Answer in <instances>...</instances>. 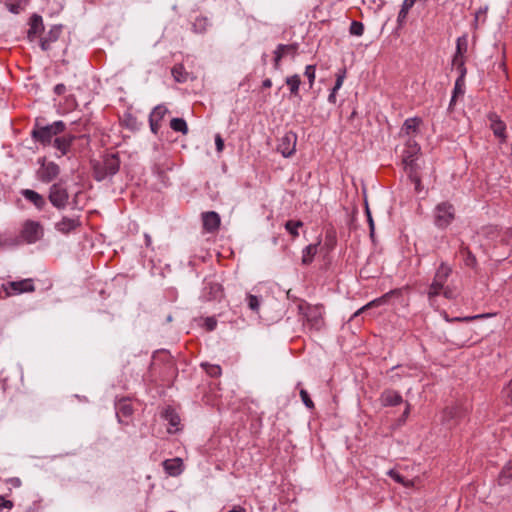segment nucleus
<instances>
[{
	"mask_svg": "<svg viewBox=\"0 0 512 512\" xmlns=\"http://www.w3.org/2000/svg\"><path fill=\"white\" fill-rule=\"evenodd\" d=\"M167 113L168 108L163 104H159L156 107H154V109L149 115L150 129L153 134L156 135L159 132L161 128V121L163 120Z\"/></svg>",
	"mask_w": 512,
	"mask_h": 512,
	"instance_id": "nucleus-12",
	"label": "nucleus"
},
{
	"mask_svg": "<svg viewBox=\"0 0 512 512\" xmlns=\"http://www.w3.org/2000/svg\"><path fill=\"white\" fill-rule=\"evenodd\" d=\"M48 200L58 210H64L69 203V193L64 181L60 180L49 188Z\"/></svg>",
	"mask_w": 512,
	"mask_h": 512,
	"instance_id": "nucleus-4",
	"label": "nucleus"
},
{
	"mask_svg": "<svg viewBox=\"0 0 512 512\" xmlns=\"http://www.w3.org/2000/svg\"><path fill=\"white\" fill-rule=\"evenodd\" d=\"M76 138L77 136L73 134H65L62 136L57 135V137L54 138L52 145L60 151V156H63L70 151V147Z\"/></svg>",
	"mask_w": 512,
	"mask_h": 512,
	"instance_id": "nucleus-17",
	"label": "nucleus"
},
{
	"mask_svg": "<svg viewBox=\"0 0 512 512\" xmlns=\"http://www.w3.org/2000/svg\"><path fill=\"white\" fill-rule=\"evenodd\" d=\"M20 193L27 201L33 203L37 209L42 210L46 206L45 198L38 192L31 189H23Z\"/></svg>",
	"mask_w": 512,
	"mask_h": 512,
	"instance_id": "nucleus-24",
	"label": "nucleus"
},
{
	"mask_svg": "<svg viewBox=\"0 0 512 512\" xmlns=\"http://www.w3.org/2000/svg\"><path fill=\"white\" fill-rule=\"evenodd\" d=\"M365 212H366L367 220H368V223H369L370 236L373 237L374 236V231H375V226H374V221H373V218H372V215H371V212H370V209L368 207V203L367 202H365Z\"/></svg>",
	"mask_w": 512,
	"mask_h": 512,
	"instance_id": "nucleus-48",
	"label": "nucleus"
},
{
	"mask_svg": "<svg viewBox=\"0 0 512 512\" xmlns=\"http://www.w3.org/2000/svg\"><path fill=\"white\" fill-rule=\"evenodd\" d=\"M13 487H20L21 486V480L17 477L10 478L8 481Z\"/></svg>",
	"mask_w": 512,
	"mask_h": 512,
	"instance_id": "nucleus-57",
	"label": "nucleus"
},
{
	"mask_svg": "<svg viewBox=\"0 0 512 512\" xmlns=\"http://www.w3.org/2000/svg\"><path fill=\"white\" fill-rule=\"evenodd\" d=\"M387 474L397 483L402 484L403 486H410L411 482L409 480H405V478L395 469H390Z\"/></svg>",
	"mask_w": 512,
	"mask_h": 512,
	"instance_id": "nucleus-39",
	"label": "nucleus"
},
{
	"mask_svg": "<svg viewBox=\"0 0 512 512\" xmlns=\"http://www.w3.org/2000/svg\"><path fill=\"white\" fill-rule=\"evenodd\" d=\"M460 254L463 257L464 263L468 267L474 268L477 264L475 255L466 246L461 247Z\"/></svg>",
	"mask_w": 512,
	"mask_h": 512,
	"instance_id": "nucleus-35",
	"label": "nucleus"
},
{
	"mask_svg": "<svg viewBox=\"0 0 512 512\" xmlns=\"http://www.w3.org/2000/svg\"><path fill=\"white\" fill-rule=\"evenodd\" d=\"M66 92V86L62 83L57 84L54 87V93L58 96L63 95Z\"/></svg>",
	"mask_w": 512,
	"mask_h": 512,
	"instance_id": "nucleus-56",
	"label": "nucleus"
},
{
	"mask_svg": "<svg viewBox=\"0 0 512 512\" xmlns=\"http://www.w3.org/2000/svg\"><path fill=\"white\" fill-rule=\"evenodd\" d=\"M307 323L311 328L319 331L324 326L322 311L318 307H309L305 313Z\"/></svg>",
	"mask_w": 512,
	"mask_h": 512,
	"instance_id": "nucleus-16",
	"label": "nucleus"
},
{
	"mask_svg": "<svg viewBox=\"0 0 512 512\" xmlns=\"http://www.w3.org/2000/svg\"><path fill=\"white\" fill-rule=\"evenodd\" d=\"M315 73H316V66L315 65H307L306 66L304 75L308 79L309 88L313 87V84H314V81H315Z\"/></svg>",
	"mask_w": 512,
	"mask_h": 512,
	"instance_id": "nucleus-40",
	"label": "nucleus"
},
{
	"mask_svg": "<svg viewBox=\"0 0 512 512\" xmlns=\"http://www.w3.org/2000/svg\"><path fill=\"white\" fill-rule=\"evenodd\" d=\"M116 416L118 418L119 423L128 424V422H124L122 417L129 418L133 414V408L128 399L122 398L115 404Z\"/></svg>",
	"mask_w": 512,
	"mask_h": 512,
	"instance_id": "nucleus-21",
	"label": "nucleus"
},
{
	"mask_svg": "<svg viewBox=\"0 0 512 512\" xmlns=\"http://www.w3.org/2000/svg\"><path fill=\"white\" fill-rule=\"evenodd\" d=\"M298 43H291V44H279L275 51H274V69L279 70L280 69V62L283 58V55L285 54H292L295 55L298 50Z\"/></svg>",
	"mask_w": 512,
	"mask_h": 512,
	"instance_id": "nucleus-14",
	"label": "nucleus"
},
{
	"mask_svg": "<svg viewBox=\"0 0 512 512\" xmlns=\"http://www.w3.org/2000/svg\"><path fill=\"white\" fill-rule=\"evenodd\" d=\"M410 411L409 404H407L405 411L403 412V417H407Z\"/></svg>",
	"mask_w": 512,
	"mask_h": 512,
	"instance_id": "nucleus-64",
	"label": "nucleus"
},
{
	"mask_svg": "<svg viewBox=\"0 0 512 512\" xmlns=\"http://www.w3.org/2000/svg\"><path fill=\"white\" fill-rule=\"evenodd\" d=\"M172 76L176 82L183 83L188 79V72L182 64L175 65L171 70Z\"/></svg>",
	"mask_w": 512,
	"mask_h": 512,
	"instance_id": "nucleus-32",
	"label": "nucleus"
},
{
	"mask_svg": "<svg viewBox=\"0 0 512 512\" xmlns=\"http://www.w3.org/2000/svg\"><path fill=\"white\" fill-rule=\"evenodd\" d=\"M13 507V503L12 501L10 500H6L3 496H0V511L3 509V508H12Z\"/></svg>",
	"mask_w": 512,
	"mask_h": 512,
	"instance_id": "nucleus-54",
	"label": "nucleus"
},
{
	"mask_svg": "<svg viewBox=\"0 0 512 512\" xmlns=\"http://www.w3.org/2000/svg\"><path fill=\"white\" fill-rule=\"evenodd\" d=\"M66 125L63 121H55L52 124L41 125L38 121L31 131L32 138L43 146L51 145L57 135L65 131Z\"/></svg>",
	"mask_w": 512,
	"mask_h": 512,
	"instance_id": "nucleus-2",
	"label": "nucleus"
},
{
	"mask_svg": "<svg viewBox=\"0 0 512 512\" xmlns=\"http://www.w3.org/2000/svg\"><path fill=\"white\" fill-rule=\"evenodd\" d=\"M215 144L217 152H222L224 149V140L222 139L220 134L215 136Z\"/></svg>",
	"mask_w": 512,
	"mask_h": 512,
	"instance_id": "nucleus-52",
	"label": "nucleus"
},
{
	"mask_svg": "<svg viewBox=\"0 0 512 512\" xmlns=\"http://www.w3.org/2000/svg\"><path fill=\"white\" fill-rule=\"evenodd\" d=\"M170 127L175 132L186 135L189 131L186 121L183 118H173L170 121Z\"/></svg>",
	"mask_w": 512,
	"mask_h": 512,
	"instance_id": "nucleus-34",
	"label": "nucleus"
},
{
	"mask_svg": "<svg viewBox=\"0 0 512 512\" xmlns=\"http://www.w3.org/2000/svg\"><path fill=\"white\" fill-rule=\"evenodd\" d=\"M503 398L507 405H512V380L509 382L506 388L503 389Z\"/></svg>",
	"mask_w": 512,
	"mask_h": 512,
	"instance_id": "nucleus-46",
	"label": "nucleus"
},
{
	"mask_svg": "<svg viewBox=\"0 0 512 512\" xmlns=\"http://www.w3.org/2000/svg\"><path fill=\"white\" fill-rule=\"evenodd\" d=\"M512 480V460L509 461L499 474L498 482L500 485H506Z\"/></svg>",
	"mask_w": 512,
	"mask_h": 512,
	"instance_id": "nucleus-33",
	"label": "nucleus"
},
{
	"mask_svg": "<svg viewBox=\"0 0 512 512\" xmlns=\"http://www.w3.org/2000/svg\"><path fill=\"white\" fill-rule=\"evenodd\" d=\"M468 40L467 35H462L456 40V52L453 56V60L464 59V54L467 52Z\"/></svg>",
	"mask_w": 512,
	"mask_h": 512,
	"instance_id": "nucleus-28",
	"label": "nucleus"
},
{
	"mask_svg": "<svg viewBox=\"0 0 512 512\" xmlns=\"http://www.w3.org/2000/svg\"><path fill=\"white\" fill-rule=\"evenodd\" d=\"M297 135L289 131L285 133L278 142L277 151H279L283 157L288 158L292 156L296 150Z\"/></svg>",
	"mask_w": 512,
	"mask_h": 512,
	"instance_id": "nucleus-9",
	"label": "nucleus"
},
{
	"mask_svg": "<svg viewBox=\"0 0 512 512\" xmlns=\"http://www.w3.org/2000/svg\"><path fill=\"white\" fill-rule=\"evenodd\" d=\"M183 461L181 458L167 459L163 462L165 472L170 476H178L182 472Z\"/></svg>",
	"mask_w": 512,
	"mask_h": 512,
	"instance_id": "nucleus-25",
	"label": "nucleus"
},
{
	"mask_svg": "<svg viewBox=\"0 0 512 512\" xmlns=\"http://www.w3.org/2000/svg\"><path fill=\"white\" fill-rule=\"evenodd\" d=\"M162 355L164 356L165 359H169L170 358V355H168L167 353H165V352H158L157 355L154 356V360L156 361L157 358L159 356H162Z\"/></svg>",
	"mask_w": 512,
	"mask_h": 512,
	"instance_id": "nucleus-62",
	"label": "nucleus"
},
{
	"mask_svg": "<svg viewBox=\"0 0 512 512\" xmlns=\"http://www.w3.org/2000/svg\"><path fill=\"white\" fill-rule=\"evenodd\" d=\"M62 32V25H54L51 27L47 35L40 40V47L42 50L47 51L50 49L51 43L58 40Z\"/></svg>",
	"mask_w": 512,
	"mask_h": 512,
	"instance_id": "nucleus-23",
	"label": "nucleus"
},
{
	"mask_svg": "<svg viewBox=\"0 0 512 512\" xmlns=\"http://www.w3.org/2000/svg\"><path fill=\"white\" fill-rule=\"evenodd\" d=\"M472 339V330L471 329H464L461 333L457 331H451L450 332V338L448 341H450L452 344L456 345L457 347L461 348L466 346Z\"/></svg>",
	"mask_w": 512,
	"mask_h": 512,
	"instance_id": "nucleus-22",
	"label": "nucleus"
},
{
	"mask_svg": "<svg viewBox=\"0 0 512 512\" xmlns=\"http://www.w3.org/2000/svg\"><path fill=\"white\" fill-rule=\"evenodd\" d=\"M458 412V409L455 408V407H448L444 410V416L446 418H453L454 416H456Z\"/></svg>",
	"mask_w": 512,
	"mask_h": 512,
	"instance_id": "nucleus-53",
	"label": "nucleus"
},
{
	"mask_svg": "<svg viewBox=\"0 0 512 512\" xmlns=\"http://www.w3.org/2000/svg\"><path fill=\"white\" fill-rule=\"evenodd\" d=\"M158 175H159V177L161 178V180L164 182V179H165V177H166L165 172H164V171H159V172H158Z\"/></svg>",
	"mask_w": 512,
	"mask_h": 512,
	"instance_id": "nucleus-63",
	"label": "nucleus"
},
{
	"mask_svg": "<svg viewBox=\"0 0 512 512\" xmlns=\"http://www.w3.org/2000/svg\"><path fill=\"white\" fill-rule=\"evenodd\" d=\"M349 31L352 35L362 36L364 33V25L362 22L352 21Z\"/></svg>",
	"mask_w": 512,
	"mask_h": 512,
	"instance_id": "nucleus-41",
	"label": "nucleus"
},
{
	"mask_svg": "<svg viewBox=\"0 0 512 512\" xmlns=\"http://www.w3.org/2000/svg\"><path fill=\"white\" fill-rule=\"evenodd\" d=\"M217 321L214 317H207L205 319V327L208 331H212L216 328Z\"/></svg>",
	"mask_w": 512,
	"mask_h": 512,
	"instance_id": "nucleus-50",
	"label": "nucleus"
},
{
	"mask_svg": "<svg viewBox=\"0 0 512 512\" xmlns=\"http://www.w3.org/2000/svg\"><path fill=\"white\" fill-rule=\"evenodd\" d=\"M419 152L420 146L416 143V141L408 139L402 154V162L404 164L405 171L418 168L416 159Z\"/></svg>",
	"mask_w": 512,
	"mask_h": 512,
	"instance_id": "nucleus-7",
	"label": "nucleus"
},
{
	"mask_svg": "<svg viewBox=\"0 0 512 512\" xmlns=\"http://www.w3.org/2000/svg\"><path fill=\"white\" fill-rule=\"evenodd\" d=\"M417 170H418V168H415V169L406 171V173H407L408 178L410 179V181L414 184L415 191L417 193H419L422 190V185H421V178L418 175Z\"/></svg>",
	"mask_w": 512,
	"mask_h": 512,
	"instance_id": "nucleus-38",
	"label": "nucleus"
},
{
	"mask_svg": "<svg viewBox=\"0 0 512 512\" xmlns=\"http://www.w3.org/2000/svg\"><path fill=\"white\" fill-rule=\"evenodd\" d=\"M2 286L7 296L35 291L33 280L30 278L20 281H10Z\"/></svg>",
	"mask_w": 512,
	"mask_h": 512,
	"instance_id": "nucleus-8",
	"label": "nucleus"
},
{
	"mask_svg": "<svg viewBox=\"0 0 512 512\" xmlns=\"http://www.w3.org/2000/svg\"><path fill=\"white\" fill-rule=\"evenodd\" d=\"M417 0H404L401 9L398 13L397 23L399 27H402L406 21L409 10L414 6Z\"/></svg>",
	"mask_w": 512,
	"mask_h": 512,
	"instance_id": "nucleus-29",
	"label": "nucleus"
},
{
	"mask_svg": "<svg viewBox=\"0 0 512 512\" xmlns=\"http://www.w3.org/2000/svg\"><path fill=\"white\" fill-rule=\"evenodd\" d=\"M452 64L457 68L460 75L458 78H461V80L464 81V77L466 75V68H465V62L464 59L461 60H452Z\"/></svg>",
	"mask_w": 512,
	"mask_h": 512,
	"instance_id": "nucleus-44",
	"label": "nucleus"
},
{
	"mask_svg": "<svg viewBox=\"0 0 512 512\" xmlns=\"http://www.w3.org/2000/svg\"><path fill=\"white\" fill-rule=\"evenodd\" d=\"M318 244H310L302 251V264L309 265L312 263L314 256L317 253Z\"/></svg>",
	"mask_w": 512,
	"mask_h": 512,
	"instance_id": "nucleus-31",
	"label": "nucleus"
},
{
	"mask_svg": "<svg viewBox=\"0 0 512 512\" xmlns=\"http://www.w3.org/2000/svg\"><path fill=\"white\" fill-rule=\"evenodd\" d=\"M81 226L79 216L77 217H62L60 221L55 224V229L62 233L68 234Z\"/></svg>",
	"mask_w": 512,
	"mask_h": 512,
	"instance_id": "nucleus-15",
	"label": "nucleus"
},
{
	"mask_svg": "<svg viewBox=\"0 0 512 512\" xmlns=\"http://www.w3.org/2000/svg\"><path fill=\"white\" fill-rule=\"evenodd\" d=\"M21 2L22 0H6V7L10 12L18 14L20 12Z\"/></svg>",
	"mask_w": 512,
	"mask_h": 512,
	"instance_id": "nucleus-42",
	"label": "nucleus"
},
{
	"mask_svg": "<svg viewBox=\"0 0 512 512\" xmlns=\"http://www.w3.org/2000/svg\"><path fill=\"white\" fill-rule=\"evenodd\" d=\"M303 226V222L300 220L294 221V220H288L285 223V229L291 234L293 238H296L299 236L298 228Z\"/></svg>",
	"mask_w": 512,
	"mask_h": 512,
	"instance_id": "nucleus-37",
	"label": "nucleus"
},
{
	"mask_svg": "<svg viewBox=\"0 0 512 512\" xmlns=\"http://www.w3.org/2000/svg\"><path fill=\"white\" fill-rule=\"evenodd\" d=\"M120 163L118 153L106 154L101 162L95 161L92 164L94 179L101 182L107 178L113 177L118 173Z\"/></svg>",
	"mask_w": 512,
	"mask_h": 512,
	"instance_id": "nucleus-1",
	"label": "nucleus"
},
{
	"mask_svg": "<svg viewBox=\"0 0 512 512\" xmlns=\"http://www.w3.org/2000/svg\"><path fill=\"white\" fill-rule=\"evenodd\" d=\"M441 292H443V295L447 299H452L453 298V291L450 288L444 286V289Z\"/></svg>",
	"mask_w": 512,
	"mask_h": 512,
	"instance_id": "nucleus-58",
	"label": "nucleus"
},
{
	"mask_svg": "<svg viewBox=\"0 0 512 512\" xmlns=\"http://www.w3.org/2000/svg\"><path fill=\"white\" fill-rule=\"evenodd\" d=\"M272 86V81L271 79L267 78L265 79L263 82H262V87L263 88H270Z\"/></svg>",
	"mask_w": 512,
	"mask_h": 512,
	"instance_id": "nucleus-61",
	"label": "nucleus"
},
{
	"mask_svg": "<svg viewBox=\"0 0 512 512\" xmlns=\"http://www.w3.org/2000/svg\"><path fill=\"white\" fill-rule=\"evenodd\" d=\"M162 416L173 427H177L180 424L179 415L171 407L166 408Z\"/></svg>",
	"mask_w": 512,
	"mask_h": 512,
	"instance_id": "nucleus-36",
	"label": "nucleus"
},
{
	"mask_svg": "<svg viewBox=\"0 0 512 512\" xmlns=\"http://www.w3.org/2000/svg\"><path fill=\"white\" fill-rule=\"evenodd\" d=\"M463 80H461V78H458L455 82V87H454V92H453V96H452V100H454V98L456 97V94L459 93V92H462L461 90V86L463 84Z\"/></svg>",
	"mask_w": 512,
	"mask_h": 512,
	"instance_id": "nucleus-55",
	"label": "nucleus"
},
{
	"mask_svg": "<svg viewBox=\"0 0 512 512\" xmlns=\"http://www.w3.org/2000/svg\"><path fill=\"white\" fill-rule=\"evenodd\" d=\"M207 372L210 376L217 377L221 374V368L218 365H210Z\"/></svg>",
	"mask_w": 512,
	"mask_h": 512,
	"instance_id": "nucleus-51",
	"label": "nucleus"
},
{
	"mask_svg": "<svg viewBox=\"0 0 512 512\" xmlns=\"http://www.w3.org/2000/svg\"><path fill=\"white\" fill-rule=\"evenodd\" d=\"M30 28L27 31V38L29 41H34L35 38L44 31L43 19L38 14H33L29 21Z\"/></svg>",
	"mask_w": 512,
	"mask_h": 512,
	"instance_id": "nucleus-19",
	"label": "nucleus"
},
{
	"mask_svg": "<svg viewBox=\"0 0 512 512\" xmlns=\"http://www.w3.org/2000/svg\"><path fill=\"white\" fill-rule=\"evenodd\" d=\"M224 296L223 287L221 284L213 281H208L202 291V298L205 301H220Z\"/></svg>",
	"mask_w": 512,
	"mask_h": 512,
	"instance_id": "nucleus-11",
	"label": "nucleus"
},
{
	"mask_svg": "<svg viewBox=\"0 0 512 512\" xmlns=\"http://www.w3.org/2000/svg\"><path fill=\"white\" fill-rule=\"evenodd\" d=\"M455 216V207L448 201H443L434 208V224L439 229L447 228L454 221Z\"/></svg>",
	"mask_w": 512,
	"mask_h": 512,
	"instance_id": "nucleus-3",
	"label": "nucleus"
},
{
	"mask_svg": "<svg viewBox=\"0 0 512 512\" xmlns=\"http://www.w3.org/2000/svg\"><path fill=\"white\" fill-rule=\"evenodd\" d=\"M336 92H337V91H334V89H332L331 93L329 94V96H328V101H329L330 103H333V104H334V103L336 102Z\"/></svg>",
	"mask_w": 512,
	"mask_h": 512,
	"instance_id": "nucleus-59",
	"label": "nucleus"
},
{
	"mask_svg": "<svg viewBox=\"0 0 512 512\" xmlns=\"http://www.w3.org/2000/svg\"><path fill=\"white\" fill-rule=\"evenodd\" d=\"M421 122L422 120L419 117L406 119L401 128V133H404L405 135L408 136L416 134L418 132Z\"/></svg>",
	"mask_w": 512,
	"mask_h": 512,
	"instance_id": "nucleus-26",
	"label": "nucleus"
},
{
	"mask_svg": "<svg viewBox=\"0 0 512 512\" xmlns=\"http://www.w3.org/2000/svg\"><path fill=\"white\" fill-rule=\"evenodd\" d=\"M401 291L399 289H395V290H391L389 291L388 293L384 294L383 296H381L380 298H377L371 302H369L368 304H366L365 306H363L362 308H360L355 314L354 316H357L359 315L362 311H364L365 309L367 308H370L372 306H376V305H381V304H384L388 301V299L392 296V295H400Z\"/></svg>",
	"mask_w": 512,
	"mask_h": 512,
	"instance_id": "nucleus-27",
	"label": "nucleus"
},
{
	"mask_svg": "<svg viewBox=\"0 0 512 512\" xmlns=\"http://www.w3.org/2000/svg\"><path fill=\"white\" fill-rule=\"evenodd\" d=\"M345 76H346V70L345 69L339 70V72L337 73L335 85L333 87L334 91H338L341 88Z\"/></svg>",
	"mask_w": 512,
	"mask_h": 512,
	"instance_id": "nucleus-47",
	"label": "nucleus"
},
{
	"mask_svg": "<svg viewBox=\"0 0 512 512\" xmlns=\"http://www.w3.org/2000/svg\"><path fill=\"white\" fill-rule=\"evenodd\" d=\"M248 306L252 311L257 312L260 307V301L257 296L248 294L247 295Z\"/></svg>",
	"mask_w": 512,
	"mask_h": 512,
	"instance_id": "nucleus-43",
	"label": "nucleus"
},
{
	"mask_svg": "<svg viewBox=\"0 0 512 512\" xmlns=\"http://www.w3.org/2000/svg\"><path fill=\"white\" fill-rule=\"evenodd\" d=\"M286 85L289 87L290 94L293 96H298L299 94V87L301 85V78L298 74H294L291 76H288L285 79Z\"/></svg>",
	"mask_w": 512,
	"mask_h": 512,
	"instance_id": "nucleus-30",
	"label": "nucleus"
},
{
	"mask_svg": "<svg viewBox=\"0 0 512 512\" xmlns=\"http://www.w3.org/2000/svg\"><path fill=\"white\" fill-rule=\"evenodd\" d=\"M485 315L484 314H480V315H475V316H466V317H456V318H453V319H449L447 316H446V320L447 321H462V322H470L474 319H478V318H483Z\"/></svg>",
	"mask_w": 512,
	"mask_h": 512,
	"instance_id": "nucleus-49",
	"label": "nucleus"
},
{
	"mask_svg": "<svg viewBox=\"0 0 512 512\" xmlns=\"http://www.w3.org/2000/svg\"><path fill=\"white\" fill-rule=\"evenodd\" d=\"M144 238H145V245H146V247L150 248L151 245H152L151 236L149 234H145Z\"/></svg>",
	"mask_w": 512,
	"mask_h": 512,
	"instance_id": "nucleus-60",
	"label": "nucleus"
},
{
	"mask_svg": "<svg viewBox=\"0 0 512 512\" xmlns=\"http://www.w3.org/2000/svg\"><path fill=\"white\" fill-rule=\"evenodd\" d=\"M21 235L27 243H35L43 235L42 226L39 222L28 220L23 226Z\"/></svg>",
	"mask_w": 512,
	"mask_h": 512,
	"instance_id": "nucleus-10",
	"label": "nucleus"
},
{
	"mask_svg": "<svg viewBox=\"0 0 512 512\" xmlns=\"http://www.w3.org/2000/svg\"><path fill=\"white\" fill-rule=\"evenodd\" d=\"M452 273V268L447 265L445 262H442L438 269L436 270V273L434 275L433 281L429 286L428 289V297L434 298L438 295H440L441 291L444 289L445 283L447 282L448 277Z\"/></svg>",
	"mask_w": 512,
	"mask_h": 512,
	"instance_id": "nucleus-5",
	"label": "nucleus"
},
{
	"mask_svg": "<svg viewBox=\"0 0 512 512\" xmlns=\"http://www.w3.org/2000/svg\"><path fill=\"white\" fill-rule=\"evenodd\" d=\"M201 217H202L203 229L206 232L214 233L219 229L220 224H221V218L217 212H215V211L203 212Z\"/></svg>",
	"mask_w": 512,
	"mask_h": 512,
	"instance_id": "nucleus-13",
	"label": "nucleus"
},
{
	"mask_svg": "<svg viewBox=\"0 0 512 512\" xmlns=\"http://www.w3.org/2000/svg\"><path fill=\"white\" fill-rule=\"evenodd\" d=\"M39 169L36 172L37 179L43 183H50L60 174V167L55 162H47L46 158H39Z\"/></svg>",
	"mask_w": 512,
	"mask_h": 512,
	"instance_id": "nucleus-6",
	"label": "nucleus"
},
{
	"mask_svg": "<svg viewBox=\"0 0 512 512\" xmlns=\"http://www.w3.org/2000/svg\"><path fill=\"white\" fill-rule=\"evenodd\" d=\"M488 120L490 121V127L493 130V133L496 137L500 138L503 142L506 140V125L500 119V117L496 113H489Z\"/></svg>",
	"mask_w": 512,
	"mask_h": 512,
	"instance_id": "nucleus-18",
	"label": "nucleus"
},
{
	"mask_svg": "<svg viewBox=\"0 0 512 512\" xmlns=\"http://www.w3.org/2000/svg\"><path fill=\"white\" fill-rule=\"evenodd\" d=\"M300 397H301L302 402L304 403V405L307 408H309V409L314 408V403H313L312 399L310 398L308 392L305 389L300 390Z\"/></svg>",
	"mask_w": 512,
	"mask_h": 512,
	"instance_id": "nucleus-45",
	"label": "nucleus"
},
{
	"mask_svg": "<svg viewBox=\"0 0 512 512\" xmlns=\"http://www.w3.org/2000/svg\"><path fill=\"white\" fill-rule=\"evenodd\" d=\"M380 402L384 407L397 406L403 402V398L399 392L385 389L380 395Z\"/></svg>",
	"mask_w": 512,
	"mask_h": 512,
	"instance_id": "nucleus-20",
	"label": "nucleus"
}]
</instances>
